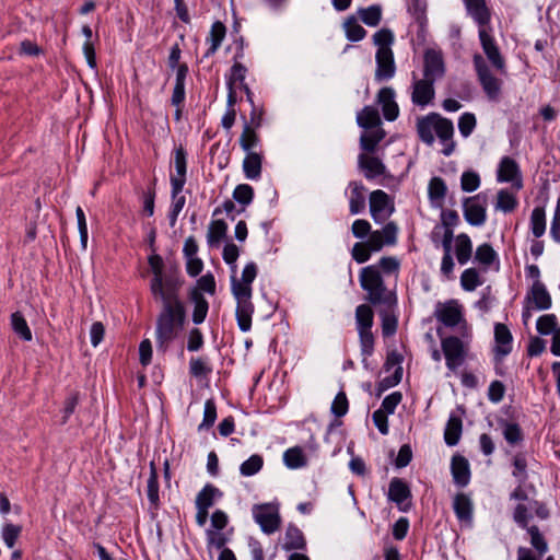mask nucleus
<instances>
[{
    "instance_id": "5",
    "label": "nucleus",
    "mask_w": 560,
    "mask_h": 560,
    "mask_svg": "<svg viewBox=\"0 0 560 560\" xmlns=\"http://www.w3.org/2000/svg\"><path fill=\"white\" fill-rule=\"evenodd\" d=\"M474 68L476 70L478 81L482 86L483 92L490 101H498L502 82L498 78H495L483 57L479 54H476L472 58Z\"/></svg>"
},
{
    "instance_id": "2",
    "label": "nucleus",
    "mask_w": 560,
    "mask_h": 560,
    "mask_svg": "<svg viewBox=\"0 0 560 560\" xmlns=\"http://www.w3.org/2000/svg\"><path fill=\"white\" fill-rule=\"evenodd\" d=\"M359 282L366 292V301L371 305H394L397 303L396 294L388 291L383 275L377 266L363 267L359 273Z\"/></svg>"
},
{
    "instance_id": "13",
    "label": "nucleus",
    "mask_w": 560,
    "mask_h": 560,
    "mask_svg": "<svg viewBox=\"0 0 560 560\" xmlns=\"http://www.w3.org/2000/svg\"><path fill=\"white\" fill-rule=\"evenodd\" d=\"M479 40L485 55L488 60L498 71L505 70V60L500 52V49L495 43L494 37L486 30V27L479 28Z\"/></svg>"
},
{
    "instance_id": "11",
    "label": "nucleus",
    "mask_w": 560,
    "mask_h": 560,
    "mask_svg": "<svg viewBox=\"0 0 560 560\" xmlns=\"http://www.w3.org/2000/svg\"><path fill=\"white\" fill-rule=\"evenodd\" d=\"M258 267L254 261L247 262L242 271V278L238 280L235 275L231 277V291L233 295L252 296V283L256 279Z\"/></svg>"
},
{
    "instance_id": "21",
    "label": "nucleus",
    "mask_w": 560,
    "mask_h": 560,
    "mask_svg": "<svg viewBox=\"0 0 560 560\" xmlns=\"http://www.w3.org/2000/svg\"><path fill=\"white\" fill-rule=\"evenodd\" d=\"M411 497V490L407 482L397 477L390 480L388 488V499L392 502H395L399 506L400 511L407 512L409 510V505L405 506L402 504L407 500H410Z\"/></svg>"
},
{
    "instance_id": "29",
    "label": "nucleus",
    "mask_w": 560,
    "mask_h": 560,
    "mask_svg": "<svg viewBox=\"0 0 560 560\" xmlns=\"http://www.w3.org/2000/svg\"><path fill=\"white\" fill-rule=\"evenodd\" d=\"M307 542L303 532L294 524H289L284 534L282 548L285 551L306 550Z\"/></svg>"
},
{
    "instance_id": "8",
    "label": "nucleus",
    "mask_w": 560,
    "mask_h": 560,
    "mask_svg": "<svg viewBox=\"0 0 560 560\" xmlns=\"http://www.w3.org/2000/svg\"><path fill=\"white\" fill-rule=\"evenodd\" d=\"M394 212V205L384 190L376 189L370 194V213L376 223H383Z\"/></svg>"
},
{
    "instance_id": "60",
    "label": "nucleus",
    "mask_w": 560,
    "mask_h": 560,
    "mask_svg": "<svg viewBox=\"0 0 560 560\" xmlns=\"http://www.w3.org/2000/svg\"><path fill=\"white\" fill-rule=\"evenodd\" d=\"M481 184L480 175L472 170L463 172L460 176V188L465 192L476 191Z\"/></svg>"
},
{
    "instance_id": "45",
    "label": "nucleus",
    "mask_w": 560,
    "mask_h": 560,
    "mask_svg": "<svg viewBox=\"0 0 560 560\" xmlns=\"http://www.w3.org/2000/svg\"><path fill=\"white\" fill-rule=\"evenodd\" d=\"M12 330L24 341H31L33 338L32 331L24 315L16 311L11 314Z\"/></svg>"
},
{
    "instance_id": "7",
    "label": "nucleus",
    "mask_w": 560,
    "mask_h": 560,
    "mask_svg": "<svg viewBox=\"0 0 560 560\" xmlns=\"http://www.w3.org/2000/svg\"><path fill=\"white\" fill-rule=\"evenodd\" d=\"M253 517L267 535L277 532L281 525V517L277 508L269 503L254 505Z\"/></svg>"
},
{
    "instance_id": "18",
    "label": "nucleus",
    "mask_w": 560,
    "mask_h": 560,
    "mask_svg": "<svg viewBox=\"0 0 560 560\" xmlns=\"http://www.w3.org/2000/svg\"><path fill=\"white\" fill-rule=\"evenodd\" d=\"M434 82L427 78L415 79L411 94V101L415 105L424 107L432 102L435 95Z\"/></svg>"
},
{
    "instance_id": "58",
    "label": "nucleus",
    "mask_w": 560,
    "mask_h": 560,
    "mask_svg": "<svg viewBox=\"0 0 560 560\" xmlns=\"http://www.w3.org/2000/svg\"><path fill=\"white\" fill-rule=\"evenodd\" d=\"M256 128H253L247 122L245 124L242 135L240 137V144L244 151L252 152V150L257 147L259 142V137L255 131Z\"/></svg>"
},
{
    "instance_id": "4",
    "label": "nucleus",
    "mask_w": 560,
    "mask_h": 560,
    "mask_svg": "<svg viewBox=\"0 0 560 560\" xmlns=\"http://www.w3.org/2000/svg\"><path fill=\"white\" fill-rule=\"evenodd\" d=\"M436 334L441 339V351L445 359V365L451 372L455 373L465 363L469 345L454 335L444 337L441 328L436 329Z\"/></svg>"
},
{
    "instance_id": "1",
    "label": "nucleus",
    "mask_w": 560,
    "mask_h": 560,
    "mask_svg": "<svg viewBox=\"0 0 560 560\" xmlns=\"http://www.w3.org/2000/svg\"><path fill=\"white\" fill-rule=\"evenodd\" d=\"M148 264L152 272L150 292L161 310L155 322V345L159 351L166 352L178 338L187 322L185 302L180 296L184 279L177 268L165 270L163 258L153 254Z\"/></svg>"
},
{
    "instance_id": "47",
    "label": "nucleus",
    "mask_w": 560,
    "mask_h": 560,
    "mask_svg": "<svg viewBox=\"0 0 560 560\" xmlns=\"http://www.w3.org/2000/svg\"><path fill=\"white\" fill-rule=\"evenodd\" d=\"M284 465L290 469H298L306 465V457L300 446L288 448L283 453Z\"/></svg>"
},
{
    "instance_id": "36",
    "label": "nucleus",
    "mask_w": 560,
    "mask_h": 560,
    "mask_svg": "<svg viewBox=\"0 0 560 560\" xmlns=\"http://www.w3.org/2000/svg\"><path fill=\"white\" fill-rule=\"evenodd\" d=\"M262 156L256 152H248L243 161V172L247 179L257 180L261 176Z\"/></svg>"
},
{
    "instance_id": "32",
    "label": "nucleus",
    "mask_w": 560,
    "mask_h": 560,
    "mask_svg": "<svg viewBox=\"0 0 560 560\" xmlns=\"http://www.w3.org/2000/svg\"><path fill=\"white\" fill-rule=\"evenodd\" d=\"M447 194V186L442 177L434 176L428 185V197L433 207L442 208Z\"/></svg>"
},
{
    "instance_id": "22",
    "label": "nucleus",
    "mask_w": 560,
    "mask_h": 560,
    "mask_svg": "<svg viewBox=\"0 0 560 560\" xmlns=\"http://www.w3.org/2000/svg\"><path fill=\"white\" fill-rule=\"evenodd\" d=\"M453 510L459 523L471 525L474 518V503L470 497L459 492L454 497Z\"/></svg>"
},
{
    "instance_id": "28",
    "label": "nucleus",
    "mask_w": 560,
    "mask_h": 560,
    "mask_svg": "<svg viewBox=\"0 0 560 560\" xmlns=\"http://www.w3.org/2000/svg\"><path fill=\"white\" fill-rule=\"evenodd\" d=\"M226 36V26L221 21L212 23L209 35L206 38V43L210 44L209 48L203 55V58L213 56L221 47L222 42Z\"/></svg>"
},
{
    "instance_id": "20",
    "label": "nucleus",
    "mask_w": 560,
    "mask_h": 560,
    "mask_svg": "<svg viewBox=\"0 0 560 560\" xmlns=\"http://www.w3.org/2000/svg\"><path fill=\"white\" fill-rule=\"evenodd\" d=\"M237 301L235 316L237 326L243 332H247L252 328V316L254 313V304L252 303V296L234 295Z\"/></svg>"
},
{
    "instance_id": "51",
    "label": "nucleus",
    "mask_w": 560,
    "mask_h": 560,
    "mask_svg": "<svg viewBox=\"0 0 560 560\" xmlns=\"http://www.w3.org/2000/svg\"><path fill=\"white\" fill-rule=\"evenodd\" d=\"M395 42V35L389 28H381L373 35V44L377 46L376 51H393L392 45Z\"/></svg>"
},
{
    "instance_id": "61",
    "label": "nucleus",
    "mask_w": 560,
    "mask_h": 560,
    "mask_svg": "<svg viewBox=\"0 0 560 560\" xmlns=\"http://www.w3.org/2000/svg\"><path fill=\"white\" fill-rule=\"evenodd\" d=\"M402 368H396L393 375L386 376L376 384V396L380 397L387 389L397 386L402 378Z\"/></svg>"
},
{
    "instance_id": "56",
    "label": "nucleus",
    "mask_w": 560,
    "mask_h": 560,
    "mask_svg": "<svg viewBox=\"0 0 560 560\" xmlns=\"http://www.w3.org/2000/svg\"><path fill=\"white\" fill-rule=\"evenodd\" d=\"M23 527L13 523H5L1 529V536L4 545L9 549H13L16 545L19 537L21 536Z\"/></svg>"
},
{
    "instance_id": "26",
    "label": "nucleus",
    "mask_w": 560,
    "mask_h": 560,
    "mask_svg": "<svg viewBox=\"0 0 560 560\" xmlns=\"http://www.w3.org/2000/svg\"><path fill=\"white\" fill-rule=\"evenodd\" d=\"M407 11L418 25V36H424L428 26L427 1L406 0Z\"/></svg>"
},
{
    "instance_id": "31",
    "label": "nucleus",
    "mask_w": 560,
    "mask_h": 560,
    "mask_svg": "<svg viewBox=\"0 0 560 560\" xmlns=\"http://www.w3.org/2000/svg\"><path fill=\"white\" fill-rule=\"evenodd\" d=\"M189 299L194 303V311L191 316L192 323L196 325H200L205 322L207 317L209 311V303L198 289L190 290Z\"/></svg>"
},
{
    "instance_id": "33",
    "label": "nucleus",
    "mask_w": 560,
    "mask_h": 560,
    "mask_svg": "<svg viewBox=\"0 0 560 560\" xmlns=\"http://www.w3.org/2000/svg\"><path fill=\"white\" fill-rule=\"evenodd\" d=\"M498 422L502 428L503 438L510 446H516L524 441V432L517 422L503 418H500Z\"/></svg>"
},
{
    "instance_id": "46",
    "label": "nucleus",
    "mask_w": 560,
    "mask_h": 560,
    "mask_svg": "<svg viewBox=\"0 0 560 560\" xmlns=\"http://www.w3.org/2000/svg\"><path fill=\"white\" fill-rule=\"evenodd\" d=\"M343 30L348 40L360 42L366 36V31L358 23L354 15L348 16L343 22Z\"/></svg>"
},
{
    "instance_id": "34",
    "label": "nucleus",
    "mask_w": 560,
    "mask_h": 560,
    "mask_svg": "<svg viewBox=\"0 0 560 560\" xmlns=\"http://www.w3.org/2000/svg\"><path fill=\"white\" fill-rule=\"evenodd\" d=\"M438 113H430L424 117H421L417 121V132L422 142L428 145H432L434 142V118H438Z\"/></svg>"
},
{
    "instance_id": "57",
    "label": "nucleus",
    "mask_w": 560,
    "mask_h": 560,
    "mask_svg": "<svg viewBox=\"0 0 560 560\" xmlns=\"http://www.w3.org/2000/svg\"><path fill=\"white\" fill-rule=\"evenodd\" d=\"M264 466V458L259 454H253L249 458L243 462L240 466V472L242 476L250 477L261 470Z\"/></svg>"
},
{
    "instance_id": "48",
    "label": "nucleus",
    "mask_w": 560,
    "mask_h": 560,
    "mask_svg": "<svg viewBox=\"0 0 560 560\" xmlns=\"http://www.w3.org/2000/svg\"><path fill=\"white\" fill-rule=\"evenodd\" d=\"M434 131L442 143L451 141L454 135L453 121L439 114V117L434 118Z\"/></svg>"
},
{
    "instance_id": "9",
    "label": "nucleus",
    "mask_w": 560,
    "mask_h": 560,
    "mask_svg": "<svg viewBox=\"0 0 560 560\" xmlns=\"http://www.w3.org/2000/svg\"><path fill=\"white\" fill-rule=\"evenodd\" d=\"M445 71L442 50L427 48L423 54V78L436 81L444 77Z\"/></svg>"
},
{
    "instance_id": "19",
    "label": "nucleus",
    "mask_w": 560,
    "mask_h": 560,
    "mask_svg": "<svg viewBox=\"0 0 560 560\" xmlns=\"http://www.w3.org/2000/svg\"><path fill=\"white\" fill-rule=\"evenodd\" d=\"M382 106L383 116L387 121H394L399 116V106L395 101V90L390 86L382 88L376 96Z\"/></svg>"
},
{
    "instance_id": "44",
    "label": "nucleus",
    "mask_w": 560,
    "mask_h": 560,
    "mask_svg": "<svg viewBox=\"0 0 560 560\" xmlns=\"http://www.w3.org/2000/svg\"><path fill=\"white\" fill-rule=\"evenodd\" d=\"M212 373V365L207 357H191L189 374L195 378H206Z\"/></svg>"
},
{
    "instance_id": "62",
    "label": "nucleus",
    "mask_w": 560,
    "mask_h": 560,
    "mask_svg": "<svg viewBox=\"0 0 560 560\" xmlns=\"http://www.w3.org/2000/svg\"><path fill=\"white\" fill-rule=\"evenodd\" d=\"M482 283L479 272L475 268H467L460 276V285L465 291H474Z\"/></svg>"
},
{
    "instance_id": "42",
    "label": "nucleus",
    "mask_w": 560,
    "mask_h": 560,
    "mask_svg": "<svg viewBox=\"0 0 560 560\" xmlns=\"http://www.w3.org/2000/svg\"><path fill=\"white\" fill-rule=\"evenodd\" d=\"M159 489H160V486H159L158 469H156L154 462H151L150 463V476H149L148 485H147V495H148V500H149L151 506L155 510H158L159 505H160Z\"/></svg>"
},
{
    "instance_id": "49",
    "label": "nucleus",
    "mask_w": 560,
    "mask_h": 560,
    "mask_svg": "<svg viewBox=\"0 0 560 560\" xmlns=\"http://www.w3.org/2000/svg\"><path fill=\"white\" fill-rule=\"evenodd\" d=\"M358 14L365 25L375 27L382 20V7L380 4H372L368 8H360Z\"/></svg>"
},
{
    "instance_id": "38",
    "label": "nucleus",
    "mask_w": 560,
    "mask_h": 560,
    "mask_svg": "<svg viewBox=\"0 0 560 560\" xmlns=\"http://www.w3.org/2000/svg\"><path fill=\"white\" fill-rule=\"evenodd\" d=\"M223 495L222 491L212 483H207L196 497V508L209 510L213 506L215 499Z\"/></svg>"
},
{
    "instance_id": "37",
    "label": "nucleus",
    "mask_w": 560,
    "mask_h": 560,
    "mask_svg": "<svg viewBox=\"0 0 560 560\" xmlns=\"http://www.w3.org/2000/svg\"><path fill=\"white\" fill-rule=\"evenodd\" d=\"M358 125L366 130L380 128L382 120L378 110L373 106H364L357 115Z\"/></svg>"
},
{
    "instance_id": "35",
    "label": "nucleus",
    "mask_w": 560,
    "mask_h": 560,
    "mask_svg": "<svg viewBox=\"0 0 560 560\" xmlns=\"http://www.w3.org/2000/svg\"><path fill=\"white\" fill-rule=\"evenodd\" d=\"M463 432V421L459 416L451 413L445 430H444V441L448 446H455L458 444L460 440V435Z\"/></svg>"
},
{
    "instance_id": "53",
    "label": "nucleus",
    "mask_w": 560,
    "mask_h": 560,
    "mask_svg": "<svg viewBox=\"0 0 560 560\" xmlns=\"http://www.w3.org/2000/svg\"><path fill=\"white\" fill-rule=\"evenodd\" d=\"M475 259L486 267H490L494 261L499 264V256L489 243H483L477 247Z\"/></svg>"
},
{
    "instance_id": "50",
    "label": "nucleus",
    "mask_w": 560,
    "mask_h": 560,
    "mask_svg": "<svg viewBox=\"0 0 560 560\" xmlns=\"http://www.w3.org/2000/svg\"><path fill=\"white\" fill-rule=\"evenodd\" d=\"M530 230L535 237H541L546 232V211L544 207H535L530 214Z\"/></svg>"
},
{
    "instance_id": "27",
    "label": "nucleus",
    "mask_w": 560,
    "mask_h": 560,
    "mask_svg": "<svg viewBox=\"0 0 560 560\" xmlns=\"http://www.w3.org/2000/svg\"><path fill=\"white\" fill-rule=\"evenodd\" d=\"M349 212L352 215L362 213L365 210V191L366 188L361 182H350Z\"/></svg>"
},
{
    "instance_id": "63",
    "label": "nucleus",
    "mask_w": 560,
    "mask_h": 560,
    "mask_svg": "<svg viewBox=\"0 0 560 560\" xmlns=\"http://www.w3.org/2000/svg\"><path fill=\"white\" fill-rule=\"evenodd\" d=\"M381 316V326H382V335L384 338H389L394 336L397 331L398 319L394 314H390L386 311L380 313Z\"/></svg>"
},
{
    "instance_id": "25",
    "label": "nucleus",
    "mask_w": 560,
    "mask_h": 560,
    "mask_svg": "<svg viewBox=\"0 0 560 560\" xmlns=\"http://www.w3.org/2000/svg\"><path fill=\"white\" fill-rule=\"evenodd\" d=\"M516 178L518 179L516 187L521 188L522 182L518 164L510 156L502 158L498 168V180L501 183H511Z\"/></svg>"
},
{
    "instance_id": "52",
    "label": "nucleus",
    "mask_w": 560,
    "mask_h": 560,
    "mask_svg": "<svg viewBox=\"0 0 560 560\" xmlns=\"http://www.w3.org/2000/svg\"><path fill=\"white\" fill-rule=\"evenodd\" d=\"M527 533L530 536V545L537 552V558H541L549 549L546 538L536 525L527 527Z\"/></svg>"
},
{
    "instance_id": "3",
    "label": "nucleus",
    "mask_w": 560,
    "mask_h": 560,
    "mask_svg": "<svg viewBox=\"0 0 560 560\" xmlns=\"http://www.w3.org/2000/svg\"><path fill=\"white\" fill-rule=\"evenodd\" d=\"M374 324V312L369 304H360L355 308V328L359 336L360 352L362 364L365 370L369 369L368 359L373 355L375 347V337L372 331Z\"/></svg>"
},
{
    "instance_id": "12",
    "label": "nucleus",
    "mask_w": 560,
    "mask_h": 560,
    "mask_svg": "<svg viewBox=\"0 0 560 560\" xmlns=\"http://www.w3.org/2000/svg\"><path fill=\"white\" fill-rule=\"evenodd\" d=\"M493 361L503 362L504 358L512 352L513 336L505 324L495 323L494 325Z\"/></svg>"
},
{
    "instance_id": "6",
    "label": "nucleus",
    "mask_w": 560,
    "mask_h": 560,
    "mask_svg": "<svg viewBox=\"0 0 560 560\" xmlns=\"http://www.w3.org/2000/svg\"><path fill=\"white\" fill-rule=\"evenodd\" d=\"M463 213L466 222L472 226H481L487 221V198L482 194L466 197L463 200Z\"/></svg>"
},
{
    "instance_id": "59",
    "label": "nucleus",
    "mask_w": 560,
    "mask_h": 560,
    "mask_svg": "<svg viewBox=\"0 0 560 560\" xmlns=\"http://www.w3.org/2000/svg\"><path fill=\"white\" fill-rule=\"evenodd\" d=\"M558 319L555 314H545L538 317L536 322V329L540 335L547 336L555 334L558 329Z\"/></svg>"
},
{
    "instance_id": "24",
    "label": "nucleus",
    "mask_w": 560,
    "mask_h": 560,
    "mask_svg": "<svg viewBox=\"0 0 560 560\" xmlns=\"http://www.w3.org/2000/svg\"><path fill=\"white\" fill-rule=\"evenodd\" d=\"M467 13L480 27H486L490 24L491 13L485 0H463Z\"/></svg>"
},
{
    "instance_id": "40",
    "label": "nucleus",
    "mask_w": 560,
    "mask_h": 560,
    "mask_svg": "<svg viewBox=\"0 0 560 560\" xmlns=\"http://www.w3.org/2000/svg\"><path fill=\"white\" fill-rule=\"evenodd\" d=\"M472 254V243L468 234L460 233L455 237V255L460 265H466Z\"/></svg>"
},
{
    "instance_id": "14",
    "label": "nucleus",
    "mask_w": 560,
    "mask_h": 560,
    "mask_svg": "<svg viewBox=\"0 0 560 560\" xmlns=\"http://www.w3.org/2000/svg\"><path fill=\"white\" fill-rule=\"evenodd\" d=\"M435 318L446 327H455L465 322L460 306L455 300L438 303L434 311Z\"/></svg>"
},
{
    "instance_id": "23",
    "label": "nucleus",
    "mask_w": 560,
    "mask_h": 560,
    "mask_svg": "<svg viewBox=\"0 0 560 560\" xmlns=\"http://www.w3.org/2000/svg\"><path fill=\"white\" fill-rule=\"evenodd\" d=\"M451 472L456 486L466 487L471 477L468 459L459 454L454 455L451 460Z\"/></svg>"
},
{
    "instance_id": "17",
    "label": "nucleus",
    "mask_w": 560,
    "mask_h": 560,
    "mask_svg": "<svg viewBox=\"0 0 560 560\" xmlns=\"http://www.w3.org/2000/svg\"><path fill=\"white\" fill-rule=\"evenodd\" d=\"M440 219L441 222L433 226L430 234L431 242L435 248L439 247L442 230L454 232V229L460 223V218L456 210L442 209Z\"/></svg>"
},
{
    "instance_id": "55",
    "label": "nucleus",
    "mask_w": 560,
    "mask_h": 560,
    "mask_svg": "<svg viewBox=\"0 0 560 560\" xmlns=\"http://www.w3.org/2000/svg\"><path fill=\"white\" fill-rule=\"evenodd\" d=\"M155 184L156 178H154L151 184L148 186L147 190L142 191V214L150 218L154 214L155 208Z\"/></svg>"
},
{
    "instance_id": "43",
    "label": "nucleus",
    "mask_w": 560,
    "mask_h": 560,
    "mask_svg": "<svg viewBox=\"0 0 560 560\" xmlns=\"http://www.w3.org/2000/svg\"><path fill=\"white\" fill-rule=\"evenodd\" d=\"M228 224L224 220H213L209 224L207 233V242L210 247L218 246L226 236Z\"/></svg>"
},
{
    "instance_id": "64",
    "label": "nucleus",
    "mask_w": 560,
    "mask_h": 560,
    "mask_svg": "<svg viewBox=\"0 0 560 560\" xmlns=\"http://www.w3.org/2000/svg\"><path fill=\"white\" fill-rule=\"evenodd\" d=\"M233 199L243 206H248L254 199V189L248 184H240L233 190Z\"/></svg>"
},
{
    "instance_id": "30",
    "label": "nucleus",
    "mask_w": 560,
    "mask_h": 560,
    "mask_svg": "<svg viewBox=\"0 0 560 560\" xmlns=\"http://www.w3.org/2000/svg\"><path fill=\"white\" fill-rule=\"evenodd\" d=\"M359 166L364 171L366 179H373L377 176L384 175L386 172V166L378 158L369 156L366 154L359 155Z\"/></svg>"
},
{
    "instance_id": "54",
    "label": "nucleus",
    "mask_w": 560,
    "mask_h": 560,
    "mask_svg": "<svg viewBox=\"0 0 560 560\" xmlns=\"http://www.w3.org/2000/svg\"><path fill=\"white\" fill-rule=\"evenodd\" d=\"M518 206L517 198L510 192L508 189H501L498 191L497 196V205L495 208L498 210L503 211L504 213L513 212Z\"/></svg>"
},
{
    "instance_id": "41",
    "label": "nucleus",
    "mask_w": 560,
    "mask_h": 560,
    "mask_svg": "<svg viewBox=\"0 0 560 560\" xmlns=\"http://www.w3.org/2000/svg\"><path fill=\"white\" fill-rule=\"evenodd\" d=\"M385 136L386 133L382 128L370 129V131L361 135L360 147L368 153H374L378 143L385 138Z\"/></svg>"
},
{
    "instance_id": "10",
    "label": "nucleus",
    "mask_w": 560,
    "mask_h": 560,
    "mask_svg": "<svg viewBox=\"0 0 560 560\" xmlns=\"http://www.w3.org/2000/svg\"><path fill=\"white\" fill-rule=\"evenodd\" d=\"M398 226L394 221L387 222L381 230L372 231L366 242L376 253L384 246H394L397 243Z\"/></svg>"
},
{
    "instance_id": "39",
    "label": "nucleus",
    "mask_w": 560,
    "mask_h": 560,
    "mask_svg": "<svg viewBox=\"0 0 560 560\" xmlns=\"http://www.w3.org/2000/svg\"><path fill=\"white\" fill-rule=\"evenodd\" d=\"M512 476L516 479L517 483H525L528 480V462L525 452H517L513 455L512 460Z\"/></svg>"
},
{
    "instance_id": "15",
    "label": "nucleus",
    "mask_w": 560,
    "mask_h": 560,
    "mask_svg": "<svg viewBox=\"0 0 560 560\" xmlns=\"http://www.w3.org/2000/svg\"><path fill=\"white\" fill-rule=\"evenodd\" d=\"M525 304H530L533 308L538 311H546L551 307L552 298L544 282L534 281L525 296Z\"/></svg>"
},
{
    "instance_id": "16",
    "label": "nucleus",
    "mask_w": 560,
    "mask_h": 560,
    "mask_svg": "<svg viewBox=\"0 0 560 560\" xmlns=\"http://www.w3.org/2000/svg\"><path fill=\"white\" fill-rule=\"evenodd\" d=\"M375 74L374 79L377 82H384L393 79L396 73V63L394 51H376L375 54Z\"/></svg>"
}]
</instances>
